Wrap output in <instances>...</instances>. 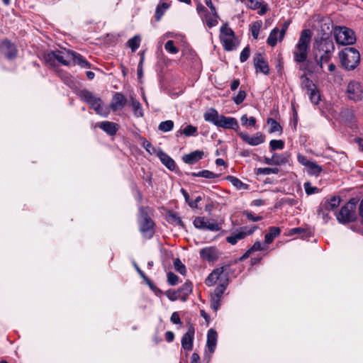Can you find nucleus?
<instances>
[{
	"instance_id": "19",
	"label": "nucleus",
	"mask_w": 363,
	"mask_h": 363,
	"mask_svg": "<svg viewBox=\"0 0 363 363\" xmlns=\"http://www.w3.org/2000/svg\"><path fill=\"white\" fill-rule=\"evenodd\" d=\"M218 334L216 330L211 328L207 333L206 347L210 354H213L216 347Z\"/></svg>"
},
{
	"instance_id": "57",
	"label": "nucleus",
	"mask_w": 363,
	"mask_h": 363,
	"mask_svg": "<svg viewBox=\"0 0 363 363\" xmlns=\"http://www.w3.org/2000/svg\"><path fill=\"white\" fill-rule=\"evenodd\" d=\"M165 294L167 296V298L172 301L180 299V295L178 293V290L175 291L169 289L165 292Z\"/></svg>"
},
{
	"instance_id": "63",
	"label": "nucleus",
	"mask_w": 363,
	"mask_h": 363,
	"mask_svg": "<svg viewBox=\"0 0 363 363\" xmlns=\"http://www.w3.org/2000/svg\"><path fill=\"white\" fill-rule=\"evenodd\" d=\"M143 146L145 147L146 151L148 152L150 155H152L156 152V150L154 147V146L148 140H145L143 143Z\"/></svg>"
},
{
	"instance_id": "60",
	"label": "nucleus",
	"mask_w": 363,
	"mask_h": 363,
	"mask_svg": "<svg viewBox=\"0 0 363 363\" xmlns=\"http://www.w3.org/2000/svg\"><path fill=\"white\" fill-rule=\"evenodd\" d=\"M267 246L265 245H262L259 241L255 242L253 245L250 248V250L252 252L255 251H262L267 250Z\"/></svg>"
},
{
	"instance_id": "9",
	"label": "nucleus",
	"mask_w": 363,
	"mask_h": 363,
	"mask_svg": "<svg viewBox=\"0 0 363 363\" xmlns=\"http://www.w3.org/2000/svg\"><path fill=\"white\" fill-rule=\"evenodd\" d=\"M354 204V202L352 203L350 201L340 208L338 213L336 214L337 220L340 223L346 224L355 220L356 217L353 211V206Z\"/></svg>"
},
{
	"instance_id": "40",
	"label": "nucleus",
	"mask_w": 363,
	"mask_h": 363,
	"mask_svg": "<svg viewBox=\"0 0 363 363\" xmlns=\"http://www.w3.org/2000/svg\"><path fill=\"white\" fill-rule=\"evenodd\" d=\"M43 58L46 64L52 67L56 65L57 58H55V50L45 53Z\"/></svg>"
},
{
	"instance_id": "43",
	"label": "nucleus",
	"mask_w": 363,
	"mask_h": 363,
	"mask_svg": "<svg viewBox=\"0 0 363 363\" xmlns=\"http://www.w3.org/2000/svg\"><path fill=\"white\" fill-rule=\"evenodd\" d=\"M242 214L247 218L249 221L257 222L262 220L263 217L262 216H256L252 211L245 210Z\"/></svg>"
},
{
	"instance_id": "8",
	"label": "nucleus",
	"mask_w": 363,
	"mask_h": 363,
	"mask_svg": "<svg viewBox=\"0 0 363 363\" xmlns=\"http://www.w3.org/2000/svg\"><path fill=\"white\" fill-rule=\"evenodd\" d=\"M335 38L337 44L342 45H353L356 42L354 32L347 27H339L335 29Z\"/></svg>"
},
{
	"instance_id": "37",
	"label": "nucleus",
	"mask_w": 363,
	"mask_h": 363,
	"mask_svg": "<svg viewBox=\"0 0 363 363\" xmlns=\"http://www.w3.org/2000/svg\"><path fill=\"white\" fill-rule=\"evenodd\" d=\"M131 105L133 107V111L135 116L136 117H143V110L140 103L135 100L133 98H131Z\"/></svg>"
},
{
	"instance_id": "51",
	"label": "nucleus",
	"mask_w": 363,
	"mask_h": 363,
	"mask_svg": "<svg viewBox=\"0 0 363 363\" xmlns=\"http://www.w3.org/2000/svg\"><path fill=\"white\" fill-rule=\"evenodd\" d=\"M164 49L171 54H177L179 52V49L174 45V42L172 40L166 42Z\"/></svg>"
},
{
	"instance_id": "50",
	"label": "nucleus",
	"mask_w": 363,
	"mask_h": 363,
	"mask_svg": "<svg viewBox=\"0 0 363 363\" xmlns=\"http://www.w3.org/2000/svg\"><path fill=\"white\" fill-rule=\"evenodd\" d=\"M243 141L250 145L256 146L264 143V138H242Z\"/></svg>"
},
{
	"instance_id": "2",
	"label": "nucleus",
	"mask_w": 363,
	"mask_h": 363,
	"mask_svg": "<svg viewBox=\"0 0 363 363\" xmlns=\"http://www.w3.org/2000/svg\"><path fill=\"white\" fill-rule=\"evenodd\" d=\"M153 214V210L149 206H140L139 208L138 224L139 230L142 235L150 239L155 234V222L151 216Z\"/></svg>"
},
{
	"instance_id": "34",
	"label": "nucleus",
	"mask_w": 363,
	"mask_h": 363,
	"mask_svg": "<svg viewBox=\"0 0 363 363\" xmlns=\"http://www.w3.org/2000/svg\"><path fill=\"white\" fill-rule=\"evenodd\" d=\"M268 131L269 133H281L282 128L280 124L274 118L267 119Z\"/></svg>"
},
{
	"instance_id": "62",
	"label": "nucleus",
	"mask_w": 363,
	"mask_h": 363,
	"mask_svg": "<svg viewBox=\"0 0 363 363\" xmlns=\"http://www.w3.org/2000/svg\"><path fill=\"white\" fill-rule=\"evenodd\" d=\"M250 49L249 46L245 47L241 52L240 55V60L241 62H245L250 57Z\"/></svg>"
},
{
	"instance_id": "7",
	"label": "nucleus",
	"mask_w": 363,
	"mask_h": 363,
	"mask_svg": "<svg viewBox=\"0 0 363 363\" xmlns=\"http://www.w3.org/2000/svg\"><path fill=\"white\" fill-rule=\"evenodd\" d=\"M232 273L233 271L230 264L216 268L213 269L206 278V284L208 286H212L218 280L225 281V279H227V282L229 283V277Z\"/></svg>"
},
{
	"instance_id": "30",
	"label": "nucleus",
	"mask_w": 363,
	"mask_h": 363,
	"mask_svg": "<svg viewBox=\"0 0 363 363\" xmlns=\"http://www.w3.org/2000/svg\"><path fill=\"white\" fill-rule=\"evenodd\" d=\"M167 221L169 223L177 225L182 227L184 226L179 213L174 211H169L167 215Z\"/></svg>"
},
{
	"instance_id": "31",
	"label": "nucleus",
	"mask_w": 363,
	"mask_h": 363,
	"mask_svg": "<svg viewBox=\"0 0 363 363\" xmlns=\"http://www.w3.org/2000/svg\"><path fill=\"white\" fill-rule=\"evenodd\" d=\"M226 179L238 190H247L249 189V185L247 184L243 183L240 179L234 176L229 175L226 177Z\"/></svg>"
},
{
	"instance_id": "29",
	"label": "nucleus",
	"mask_w": 363,
	"mask_h": 363,
	"mask_svg": "<svg viewBox=\"0 0 363 363\" xmlns=\"http://www.w3.org/2000/svg\"><path fill=\"white\" fill-rule=\"evenodd\" d=\"M55 58L57 62L63 65H69L72 61V58L68 56V51L65 53L60 50H55Z\"/></svg>"
},
{
	"instance_id": "24",
	"label": "nucleus",
	"mask_w": 363,
	"mask_h": 363,
	"mask_svg": "<svg viewBox=\"0 0 363 363\" xmlns=\"http://www.w3.org/2000/svg\"><path fill=\"white\" fill-rule=\"evenodd\" d=\"M192 283L191 281H186L180 288H179L178 293L180 295V300L186 301L189 295L192 292Z\"/></svg>"
},
{
	"instance_id": "35",
	"label": "nucleus",
	"mask_w": 363,
	"mask_h": 363,
	"mask_svg": "<svg viewBox=\"0 0 363 363\" xmlns=\"http://www.w3.org/2000/svg\"><path fill=\"white\" fill-rule=\"evenodd\" d=\"M274 165H282L289 162V157L286 154L274 153Z\"/></svg>"
},
{
	"instance_id": "26",
	"label": "nucleus",
	"mask_w": 363,
	"mask_h": 363,
	"mask_svg": "<svg viewBox=\"0 0 363 363\" xmlns=\"http://www.w3.org/2000/svg\"><path fill=\"white\" fill-rule=\"evenodd\" d=\"M280 233L281 229L279 227L269 228V233H267L264 236L265 243L267 245L272 243L274 240L280 235Z\"/></svg>"
},
{
	"instance_id": "42",
	"label": "nucleus",
	"mask_w": 363,
	"mask_h": 363,
	"mask_svg": "<svg viewBox=\"0 0 363 363\" xmlns=\"http://www.w3.org/2000/svg\"><path fill=\"white\" fill-rule=\"evenodd\" d=\"M141 38L139 35H135L128 41V45L130 48L132 52L136 51L140 47Z\"/></svg>"
},
{
	"instance_id": "39",
	"label": "nucleus",
	"mask_w": 363,
	"mask_h": 363,
	"mask_svg": "<svg viewBox=\"0 0 363 363\" xmlns=\"http://www.w3.org/2000/svg\"><path fill=\"white\" fill-rule=\"evenodd\" d=\"M196 132V128L191 125H186L185 126H182L178 133L180 135H184L185 136H191L193 135Z\"/></svg>"
},
{
	"instance_id": "54",
	"label": "nucleus",
	"mask_w": 363,
	"mask_h": 363,
	"mask_svg": "<svg viewBox=\"0 0 363 363\" xmlns=\"http://www.w3.org/2000/svg\"><path fill=\"white\" fill-rule=\"evenodd\" d=\"M260 28H261L260 22L255 21L252 23L250 29H251L252 35L254 39H257L259 33Z\"/></svg>"
},
{
	"instance_id": "14",
	"label": "nucleus",
	"mask_w": 363,
	"mask_h": 363,
	"mask_svg": "<svg viewBox=\"0 0 363 363\" xmlns=\"http://www.w3.org/2000/svg\"><path fill=\"white\" fill-rule=\"evenodd\" d=\"M195 330L192 325H190L187 332L182 337V347L186 351L193 350Z\"/></svg>"
},
{
	"instance_id": "18",
	"label": "nucleus",
	"mask_w": 363,
	"mask_h": 363,
	"mask_svg": "<svg viewBox=\"0 0 363 363\" xmlns=\"http://www.w3.org/2000/svg\"><path fill=\"white\" fill-rule=\"evenodd\" d=\"M126 101V98L122 93L116 92L113 96L112 102L111 103L110 106L113 111L121 110L124 108Z\"/></svg>"
},
{
	"instance_id": "22",
	"label": "nucleus",
	"mask_w": 363,
	"mask_h": 363,
	"mask_svg": "<svg viewBox=\"0 0 363 363\" xmlns=\"http://www.w3.org/2000/svg\"><path fill=\"white\" fill-rule=\"evenodd\" d=\"M68 56L72 58L74 64L79 65L82 68H89L91 64L80 54L74 51H68Z\"/></svg>"
},
{
	"instance_id": "59",
	"label": "nucleus",
	"mask_w": 363,
	"mask_h": 363,
	"mask_svg": "<svg viewBox=\"0 0 363 363\" xmlns=\"http://www.w3.org/2000/svg\"><path fill=\"white\" fill-rule=\"evenodd\" d=\"M179 277L177 274L171 272L167 274V282L170 286L177 285Z\"/></svg>"
},
{
	"instance_id": "36",
	"label": "nucleus",
	"mask_w": 363,
	"mask_h": 363,
	"mask_svg": "<svg viewBox=\"0 0 363 363\" xmlns=\"http://www.w3.org/2000/svg\"><path fill=\"white\" fill-rule=\"evenodd\" d=\"M308 174L310 175L318 176L323 171V168L316 162L311 161L307 167Z\"/></svg>"
},
{
	"instance_id": "1",
	"label": "nucleus",
	"mask_w": 363,
	"mask_h": 363,
	"mask_svg": "<svg viewBox=\"0 0 363 363\" xmlns=\"http://www.w3.org/2000/svg\"><path fill=\"white\" fill-rule=\"evenodd\" d=\"M335 50L333 41L328 38L316 40L313 44L314 60L323 69V64L328 62Z\"/></svg>"
},
{
	"instance_id": "27",
	"label": "nucleus",
	"mask_w": 363,
	"mask_h": 363,
	"mask_svg": "<svg viewBox=\"0 0 363 363\" xmlns=\"http://www.w3.org/2000/svg\"><path fill=\"white\" fill-rule=\"evenodd\" d=\"M220 116L218 115V111L215 108L208 109L203 115L204 119L208 121L217 125V121H219Z\"/></svg>"
},
{
	"instance_id": "3",
	"label": "nucleus",
	"mask_w": 363,
	"mask_h": 363,
	"mask_svg": "<svg viewBox=\"0 0 363 363\" xmlns=\"http://www.w3.org/2000/svg\"><path fill=\"white\" fill-rule=\"evenodd\" d=\"M311 40V31L309 29L303 30L293 51L294 60L296 63H303L307 60Z\"/></svg>"
},
{
	"instance_id": "47",
	"label": "nucleus",
	"mask_w": 363,
	"mask_h": 363,
	"mask_svg": "<svg viewBox=\"0 0 363 363\" xmlns=\"http://www.w3.org/2000/svg\"><path fill=\"white\" fill-rule=\"evenodd\" d=\"M240 121L244 126L252 127L255 125L256 119L252 116L248 118L247 115L245 114L241 117Z\"/></svg>"
},
{
	"instance_id": "49",
	"label": "nucleus",
	"mask_w": 363,
	"mask_h": 363,
	"mask_svg": "<svg viewBox=\"0 0 363 363\" xmlns=\"http://www.w3.org/2000/svg\"><path fill=\"white\" fill-rule=\"evenodd\" d=\"M269 147L272 151L282 150L284 147V142L281 140H272L270 141Z\"/></svg>"
},
{
	"instance_id": "44",
	"label": "nucleus",
	"mask_w": 363,
	"mask_h": 363,
	"mask_svg": "<svg viewBox=\"0 0 363 363\" xmlns=\"http://www.w3.org/2000/svg\"><path fill=\"white\" fill-rule=\"evenodd\" d=\"M207 220H208V218H206L205 217L198 216V217L195 218L193 223H194V225L195 226V228H196L198 229L204 230Z\"/></svg>"
},
{
	"instance_id": "46",
	"label": "nucleus",
	"mask_w": 363,
	"mask_h": 363,
	"mask_svg": "<svg viewBox=\"0 0 363 363\" xmlns=\"http://www.w3.org/2000/svg\"><path fill=\"white\" fill-rule=\"evenodd\" d=\"M279 169L277 167H263L257 169V174L269 175L271 174H278Z\"/></svg>"
},
{
	"instance_id": "17",
	"label": "nucleus",
	"mask_w": 363,
	"mask_h": 363,
	"mask_svg": "<svg viewBox=\"0 0 363 363\" xmlns=\"http://www.w3.org/2000/svg\"><path fill=\"white\" fill-rule=\"evenodd\" d=\"M217 126L226 129H233L237 130L239 128V125L237 120L231 117H225L220 116L219 121H217Z\"/></svg>"
},
{
	"instance_id": "5",
	"label": "nucleus",
	"mask_w": 363,
	"mask_h": 363,
	"mask_svg": "<svg viewBox=\"0 0 363 363\" xmlns=\"http://www.w3.org/2000/svg\"><path fill=\"white\" fill-rule=\"evenodd\" d=\"M78 96L83 101L88 104L96 113L104 116L107 114V108L104 106L101 99L96 97L92 92L87 89H82L79 91Z\"/></svg>"
},
{
	"instance_id": "11",
	"label": "nucleus",
	"mask_w": 363,
	"mask_h": 363,
	"mask_svg": "<svg viewBox=\"0 0 363 363\" xmlns=\"http://www.w3.org/2000/svg\"><path fill=\"white\" fill-rule=\"evenodd\" d=\"M18 50L15 43L6 38L0 43V54L8 60H13L18 56Z\"/></svg>"
},
{
	"instance_id": "6",
	"label": "nucleus",
	"mask_w": 363,
	"mask_h": 363,
	"mask_svg": "<svg viewBox=\"0 0 363 363\" xmlns=\"http://www.w3.org/2000/svg\"><path fill=\"white\" fill-rule=\"evenodd\" d=\"M220 40L224 50L226 51L235 50L238 42L235 39L234 31L228 26V24H223L220 27Z\"/></svg>"
},
{
	"instance_id": "20",
	"label": "nucleus",
	"mask_w": 363,
	"mask_h": 363,
	"mask_svg": "<svg viewBox=\"0 0 363 363\" xmlns=\"http://www.w3.org/2000/svg\"><path fill=\"white\" fill-rule=\"evenodd\" d=\"M203 155L204 153L202 150H196L189 154L184 155L182 157V160L186 164H194L203 158Z\"/></svg>"
},
{
	"instance_id": "64",
	"label": "nucleus",
	"mask_w": 363,
	"mask_h": 363,
	"mask_svg": "<svg viewBox=\"0 0 363 363\" xmlns=\"http://www.w3.org/2000/svg\"><path fill=\"white\" fill-rule=\"evenodd\" d=\"M297 160H298V162L305 166L306 167H308V165L310 164V162H311V160H308L307 157L303 155H301V154H298L297 155Z\"/></svg>"
},
{
	"instance_id": "12",
	"label": "nucleus",
	"mask_w": 363,
	"mask_h": 363,
	"mask_svg": "<svg viewBox=\"0 0 363 363\" xmlns=\"http://www.w3.org/2000/svg\"><path fill=\"white\" fill-rule=\"evenodd\" d=\"M348 98L354 101L362 99L363 89L359 82L357 81L350 82L347 88Z\"/></svg>"
},
{
	"instance_id": "38",
	"label": "nucleus",
	"mask_w": 363,
	"mask_h": 363,
	"mask_svg": "<svg viewBox=\"0 0 363 363\" xmlns=\"http://www.w3.org/2000/svg\"><path fill=\"white\" fill-rule=\"evenodd\" d=\"M228 284L229 283L227 282V279H225V281H220V284L216 286V288L214 290V295L216 296V298H221Z\"/></svg>"
},
{
	"instance_id": "13",
	"label": "nucleus",
	"mask_w": 363,
	"mask_h": 363,
	"mask_svg": "<svg viewBox=\"0 0 363 363\" xmlns=\"http://www.w3.org/2000/svg\"><path fill=\"white\" fill-rule=\"evenodd\" d=\"M199 255L202 259L213 262L219 258L220 252L216 247L211 246L201 249Z\"/></svg>"
},
{
	"instance_id": "10",
	"label": "nucleus",
	"mask_w": 363,
	"mask_h": 363,
	"mask_svg": "<svg viewBox=\"0 0 363 363\" xmlns=\"http://www.w3.org/2000/svg\"><path fill=\"white\" fill-rule=\"evenodd\" d=\"M257 229V226L252 227L243 226L237 230L236 232L232 233L229 236L226 237V241L235 245L238 240L244 239L247 235H252Z\"/></svg>"
},
{
	"instance_id": "23",
	"label": "nucleus",
	"mask_w": 363,
	"mask_h": 363,
	"mask_svg": "<svg viewBox=\"0 0 363 363\" xmlns=\"http://www.w3.org/2000/svg\"><path fill=\"white\" fill-rule=\"evenodd\" d=\"M99 127L101 129H102L106 134L111 136L114 135L116 133L118 128V124L110 121L101 122L99 125Z\"/></svg>"
},
{
	"instance_id": "15",
	"label": "nucleus",
	"mask_w": 363,
	"mask_h": 363,
	"mask_svg": "<svg viewBox=\"0 0 363 363\" xmlns=\"http://www.w3.org/2000/svg\"><path fill=\"white\" fill-rule=\"evenodd\" d=\"M253 60L256 72H261L264 75H268L269 74V67L268 62L264 60L261 53L256 54Z\"/></svg>"
},
{
	"instance_id": "32",
	"label": "nucleus",
	"mask_w": 363,
	"mask_h": 363,
	"mask_svg": "<svg viewBox=\"0 0 363 363\" xmlns=\"http://www.w3.org/2000/svg\"><path fill=\"white\" fill-rule=\"evenodd\" d=\"M191 175L194 177H203L206 179H217L220 177L219 174H216L209 170H202L198 172H191Z\"/></svg>"
},
{
	"instance_id": "53",
	"label": "nucleus",
	"mask_w": 363,
	"mask_h": 363,
	"mask_svg": "<svg viewBox=\"0 0 363 363\" xmlns=\"http://www.w3.org/2000/svg\"><path fill=\"white\" fill-rule=\"evenodd\" d=\"M221 229V226L216 221L213 220V222H210L208 219L206 227L204 230H208L211 231H219Z\"/></svg>"
},
{
	"instance_id": "41",
	"label": "nucleus",
	"mask_w": 363,
	"mask_h": 363,
	"mask_svg": "<svg viewBox=\"0 0 363 363\" xmlns=\"http://www.w3.org/2000/svg\"><path fill=\"white\" fill-rule=\"evenodd\" d=\"M301 79L302 86L307 90V93L316 88L313 81L309 78L302 76Z\"/></svg>"
},
{
	"instance_id": "21",
	"label": "nucleus",
	"mask_w": 363,
	"mask_h": 363,
	"mask_svg": "<svg viewBox=\"0 0 363 363\" xmlns=\"http://www.w3.org/2000/svg\"><path fill=\"white\" fill-rule=\"evenodd\" d=\"M161 162L170 171H174L176 169V164L173 159H172L167 154L160 150L157 153Z\"/></svg>"
},
{
	"instance_id": "28",
	"label": "nucleus",
	"mask_w": 363,
	"mask_h": 363,
	"mask_svg": "<svg viewBox=\"0 0 363 363\" xmlns=\"http://www.w3.org/2000/svg\"><path fill=\"white\" fill-rule=\"evenodd\" d=\"M170 4L161 1L156 7L155 18L157 21H160L164 12L169 8Z\"/></svg>"
},
{
	"instance_id": "56",
	"label": "nucleus",
	"mask_w": 363,
	"mask_h": 363,
	"mask_svg": "<svg viewBox=\"0 0 363 363\" xmlns=\"http://www.w3.org/2000/svg\"><path fill=\"white\" fill-rule=\"evenodd\" d=\"M246 98V92L244 90H240L238 94L233 98L234 103L239 105L243 102Z\"/></svg>"
},
{
	"instance_id": "33",
	"label": "nucleus",
	"mask_w": 363,
	"mask_h": 363,
	"mask_svg": "<svg viewBox=\"0 0 363 363\" xmlns=\"http://www.w3.org/2000/svg\"><path fill=\"white\" fill-rule=\"evenodd\" d=\"M279 41V32L278 28L272 29L269 33V35L267 40V44L271 47H274Z\"/></svg>"
},
{
	"instance_id": "61",
	"label": "nucleus",
	"mask_w": 363,
	"mask_h": 363,
	"mask_svg": "<svg viewBox=\"0 0 363 363\" xmlns=\"http://www.w3.org/2000/svg\"><path fill=\"white\" fill-rule=\"evenodd\" d=\"M60 77L62 79V81L69 87H72L74 85V82L70 75H69L67 73H62L60 74Z\"/></svg>"
},
{
	"instance_id": "55",
	"label": "nucleus",
	"mask_w": 363,
	"mask_h": 363,
	"mask_svg": "<svg viewBox=\"0 0 363 363\" xmlns=\"http://www.w3.org/2000/svg\"><path fill=\"white\" fill-rule=\"evenodd\" d=\"M306 194L311 195L313 194L318 193L320 189L318 187L312 186L309 182H307L303 185Z\"/></svg>"
},
{
	"instance_id": "48",
	"label": "nucleus",
	"mask_w": 363,
	"mask_h": 363,
	"mask_svg": "<svg viewBox=\"0 0 363 363\" xmlns=\"http://www.w3.org/2000/svg\"><path fill=\"white\" fill-rule=\"evenodd\" d=\"M174 267L175 270L180 273L181 274L184 275L186 274V267L179 258L174 259Z\"/></svg>"
},
{
	"instance_id": "58",
	"label": "nucleus",
	"mask_w": 363,
	"mask_h": 363,
	"mask_svg": "<svg viewBox=\"0 0 363 363\" xmlns=\"http://www.w3.org/2000/svg\"><path fill=\"white\" fill-rule=\"evenodd\" d=\"M329 212L330 211H327L326 209H322L320 206H319L317 210L318 216H320L325 223H328V220L330 218Z\"/></svg>"
},
{
	"instance_id": "25",
	"label": "nucleus",
	"mask_w": 363,
	"mask_h": 363,
	"mask_svg": "<svg viewBox=\"0 0 363 363\" xmlns=\"http://www.w3.org/2000/svg\"><path fill=\"white\" fill-rule=\"evenodd\" d=\"M219 18L218 13L215 16L213 13H210L209 12L201 15V20L203 22L206 23V26L211 28L215 27L218 25V19Z\"/></svg>"
},
{
	"instance_id": "4",
	"label": "nucleus",
	"mask_w": 363,
	"mask_h": 363,
	"mask_svg": "<svg viewBox=\"0 0 363 363\" xmlns=\"http://www.w3.org/2000/svg\"><path fill=\"white\" fill-rule=\"evenodd\" d=\"M339 57L342 65L347 70H353L359 64L360 55L354 48H345L340 52Z\"/></svg>"
},
{
	"instance_id": "52",
	"label": "nucleus",
	"mask_w": 363,
	"mask_h": 363,
	"mask_svg": "<svg viewBox=\"0 0 363 363\" xmlns=\"http://www.w3.org/2000/svg\"><path fill=\"white\" fill-rule=\"evenodd\" d=\"M307 94H308L310 100L313 104H318L319 103L320 96L316 88L308 92Z\"/></svg>"
},
{
	"instance_id": "45",
	"label": "nucleus",
	"mask_w": 363,
	"mask_h": 363,
	"mask_svg": "<svg viewBox=\"0 0 363 363\" xmlns=\"http://www.w3.org/2000/svg\"><path fill=\"white\" fill-rule=\"evenodd\" d=\"M174 127V122L171 120L162 121L160 123L158 129L162 132H168L172 130Z\"/></svg>"
},
{
	"instance_id": "16",
	"label": "nucleus",
	"mask_w": 363,
	"mask_h": 363,
	"mask_svg": "<svg viewBox=\"0 0 363 363\" xmlns=\"http://www.w3.org/2000/svg\"><path fill=\"white\" fill-rule=\"evenodd\" d=\"M340 204V197L338 196H333L329 199L325 198L320 202V206L322 209H326L328 211H334L339 207Z\"/></svg>"
}]
</instances>
